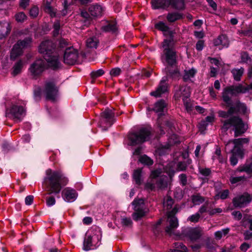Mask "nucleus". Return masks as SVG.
<instances>
[{
  "instance_id": "f257e3e1",
  "label": "nucleus",
  "mask_w": 252,
  "mask_h": 252,
  "mask_svg": "<svg viewBox=\"0 0 252 252\" xmlns=\"http://www.w3.org/2000/svg\"><path fill=\"white\" fill-rule=\"evenodd\" d=\"M69 43L64 38L60 39L57 45L50 40H46L42 41L39 45L38 52L42 54L49 67L54 70H57L61 64L60 55L63 54L66 49L72 47Z\"/></svg>"
},
{
  "instance_id": "f03ea898",
  "label": "nucleus",
  "mask_w": 252,
  "mask_h": 252,
  "mask_svg": "<svg viewBox=\"0 0 252 252\" xmlns=\"http://www.w3.org/2000/svg\"><path fill=\"white\" fill-rule=\"evenodd\" d=\"M46 176L44 179L46 194L49 196L46 197V204L48 207H51L55 204L56 199L54 196L59 195L63 188L66 186L68 179L64 175L59 171H52L48 169L46 171Z\"/></svg>"
},
{
  "instance_id": "7ed1b4c3",
  "label": "nucleus",
  "mask_w": 252,
  "mask_h": 252,
  "mask_svg": "<svg viewBox=\"0 0 252 252\" xmlns=\"http://www.w3.org/2000/svg\"><path fill=\"white\" fill-rule=\"evenodd\" d=\"M165 68L162 71L165 74L160 80L159 85L155 91L151 92L150 95L155 97H159L167 92V84L166 82L169 80H179L182 77L179 67L164 65Z\"/></svg>"
},
{
  "instance_id": "20e7f679",
  "label": "nucleus",
  "mask_w": 252,
  "mask_h": 252,
  "mask_svg": "<svg viewBox=\"0 0 252 252\" xmlns=\"http://www.w3.org/2000/svg\"><path fill=\"white\" fill-rule=\"evenodd\" d=\"M174 37L173 35L172 37L166 38L162 42L163 49L161 60L164 65L179 67L177 52L173 48L177 42Z\"/></svg>"
},
{
  "instance_id": "39448f33",
  "label": "nucleus",
  "mask_w": 252,
  "mask_h": 252,
  "mask_svg": "<svg viewBox=\"0 0 252 252\" xmlns=\"http://www.w3.org/2000/svg\"><path fill=\"white\" fill-rule=\"evenodd\" d=\"M152 130L153 129L151 126H147L128 132L127 138L129 145L131 146H135L149 141L152 137Z\"/></svg>"
},
{
  "instance_id": "423d86ee",
  "label": "nucleus",
  "mask_w": 252,
  "mask_h": 252,
  "mask_svg": "<svg viewBox=\"0 0 252 252\" xmlns=\"http://www.w3.org/2000/svg\"><path fill=\"white\" fill-rule=\"evenodd\" d=\"M230 126L233 127L234 137L242 136L248 129V126L242 119L238 116H233L223 122L222 129L227 130Z\"/></svg>"
},
{
  "instance_id": "0eeeda50",
  "label": "nucleus",
  "mask_w": 252,
  "mask_h": 252,
  "mask_svg": "<svg viewBox=\"0 0 252 252\" xmlns=\"http://www.w3.org/2000/svg\"><path fill=\"white\" fill-rule=\"evenodd\" d=\"M167 104L165 101L163 99H160L155 102L152 109L154 110V112L158 113V127L160 135L165 134V131H164L161 126L162 122H160V119L164 115V110Z\"/></svg>"
},
{
  "instance_id": "6e6552de",
  "label": "nucleus",
  "mask_w": 252,
  "mask_h": 252,
  "mask_svg": "<svg viewBox=\"0 0 252 252\" xmlns=\"http://www.w3.org/2000/svg\"><path fill=\"white\" fill-rule=\"evenodd\" d=\"M44 92L47 100L55 101L58 94V89L54 82H47L45 84Z\"/></svg>"
},
{
  "instance_id": "1a4fd4ad",
  "label": "nucleus",
  "mask_w": 252,
  "mask_h": 252,
  "mask_svg": "<svg viewBox=\"0 0 252 252\" xmlns=\"http://www.w3.org/2000/svg\"><path fill=\"white\" fill-rule=\"evenodd\" d=\"M46 69L45 62L42 59L35 61L30 66L29 70L34 77L40 75Z\"/></svg>"
},
{
  "instance_id": "9d476101",
  "label": "nucleus",
  "mask_w": 252,
  "mask_h": 252,
  "mask_svg": "<svg viewBox=\"0 0 252 252\" xmlns=\"http://www.w3.org/2000/svg\"><path fill=\"white\" fill-rule=\"evenodd\" d=\"M78 58V53L73 47L66 49L63 53V62L67 64H74Z\"/></svg>"
},
{
  "instance_id": "9b49d317",
  "label": "nucleus",
  "mask_w": 252,
  "mask_h": 252,
  "mask_svg": "<svg viewBox=\"0 0 252 252\" xmlns=\"http://www.w3.org/2000/svg\"><path fill=\"white\" fill-rule=\"evenodd\" d=\"M252 200V196L248 192H244L242 195L234 197L232 200L234 206L237 207H244L249 204Z\"/></svg>"
},
{
  "instance_id": "f8f14e48",
  "label": "nucleus",
  "mask_w": 252,
  "mask_h": 252,
  "mask_svg": "<svg viewBox=\"0 0 252 252\" xmlns=\"http://www.w3.org/2000/svg\"><path fill=\"white\" fill-rule=\"evenodd\" d=\"M248 91V89L244 87L242 85L239 84L238 86H230L225 88L222 93V98L224 96L230 97L229 94L232 95H235L236 94L245 93Z\"/></svg>"
},
{
  "instance_id": "ddd939ff",
  "label": "nucleus",
  "mask_w": 252,
  "mask_h": 252,
  "mask_svg": "<svg viewBox=\"0 0 252 252\" xmlns=\"http://www.w3.org/2000/svg\"><path fill=\"white\" fill-rule=\"evenodd\" d=\"M223 101L224 102V106L228 108V109L227 111L220 110L218 112V115L220 117L227 119L229 116H233L234 115V108L231 107V98L230 97H228L226 96H224L223 98H222Z\"/></svg>"
},
{
  "instance_id": "4468645a",
  "label": "nucleus",
  "mask_w": 252,
  "mask_h": 252,
  "mask_svg": "<svg viewBox=\"0 0 252 252\" xmlns=\"http://www.w3.org/2000/svg\"><path fill=\"white\" fill-rule=\"evenodd\" d=\"M116 121L114 113L109 109H106L100 114L99 123L106 124L110 127Z\"/></svg>"
},
{
  "instance_id": "2eb2a0df",
  "label": "nucleus",
  "mask_w": 252,
  "mask_h": 252,
  "mask_svg": "<svg viewBox=\"0 0 252 252\" xmlns=\"http://www.w3.org/2000/svg\"><path fill=\"white\" fill-rule=\"evenodd\" d=\"M78 194L77 191L71 188L67 187L62 191L63 199L66 202L71 203L76 200Z\"/></svg>"
},
{
  "instance_id": "dca6fc26",
  "label": "nucleus",
  "mask_w": 252,
  "mask_h": 252,
  "mask_svg": "<svg viewBox=\"0 0 252 252\" xmlns=\"http://www.w3.org/2000/svg\"><path fill=\"white\" fill-rule=\"evenodd\" d=\"M92 240L94 242V248L93 249H96L101 244V240L102 238V231L99 227L94 226L92 227L90 230Z\"/></svg>"
},
{
  "instance_id": "f3484780",
  "label": "nucleus",
  "mask_w": 252,
  "mask_h": 252,
  "mask_svg": "<svg viewBox=\"0 0 252 252\" xmlns=\"http://www.w3.org/2000/svg\"><path fill=\"white\" fill-rule=\"evenodd\" d=\"M183 234L189 237L191 241H196L202 235L201 230L197 228H186L183 231Z\"/></svg>"
},
{
  "instance_id": "a211bd4d",
  "label": "nucleus",
  "mask_w": 252,
  "mask_h": 252,
  "mask_svg": "<svg viewBox=\"0 0 252 252\" xmlns=\"http://www.w3.org/2000/svg\"><path fill=\"white\" fill-rule=\"evenodd\" d=\"M101 30L105 32H110L115 35L118 34V28L115 21H107V24L101 27Z\"/></svg>"
},
{
  "instance_id": "6ab92c4d",
  "label": "nucleus",
  "mask_w": 252,
  "mask_h": 252,
  "mask_svg": "<svg viewBox=\"0 0 252 252\" xmlns=\"http://www.w3.org/2000/svg\"><path fill=\"white\" fill-rule=\"evenodd\" d=\"M94 242L92 240V237L90 230L86 232L85 234L84 241L83 249L85 251H89L91 250H93V248H94Z\"/></svg>"
},
{
  "instance_id": "aec40b11",
  "label": "nucleus",
  "mask_w": 252,
  "mask_h": 252,
  "mask_svg": "<svg viewBox=\"0 0 252 252\" xmlns=\"http://www.w3.org/2000/svg\"><path fill=\"white\" fill-rule=\"evenodd\" d=\"M231 107L234 108V114L242 113L245 114L247 111V106L244 103L240 102L239 100H236L235 103L231 99Z\"/></svg>"
},
{
  "instance_id": "412c9836",
  "label": "nucleus",
  "mask_w": 252,
  "mask_h": 252,
  "mask_svg": "<svg viewBox=\"0 0 252 252\" xmlns=\"http://www.w3.org/2000/svg\"><path fill=\"white\" fill-rule=\"evenodd\" d=\"M185 0H169L168 8L177 11H182L185 9Z\"/></svg>"
},
{
  "instance_id": "4be33fe9",
  "label": "nucleus",
  "mask_w": 252,
  "mask_h": 252,
  "mask_svg": "<svg viewBox=\"0 0 252 252\" xmlns=\"http://www.w3.org/2000/svg\"><path fill=\"white\" fill-rule=\"evenodd\" d=\"M151 4L153 9H168L169 0H151Z\"/></svg>"
},
{
  "instance_id": "5701e85b",
  "label": "nucleus",
  "mask_w": 252,
  "mask_h": 252,
  "mask_svg": "<svg viewBox=\"0 0 252 252\" xmlns=\"http://www.w3.org/2000/svg\"><path fill=\"white\" fill-rule=\"evenodd\" d=\"M104 11V8L98 4L93 5L89 8V12L91 15L94 17L101 16Z\"/></svg>"
},
{
  "instance_id": "b1692460",
  "label": "nucleus",
  "mask_w": 252,
  "mask_h": 252,
  "mask_svg": "<svg viewBox=\"0 0 252 252\" xmlns=\"http://www.w3.org/2000/svg\"><path fill=\"white\" fill-rule=\"evenodd\" d=\"M183 18L182 13L175 11L168 12L166 16V20L169 23H175L178 20L183 19Z\"/></svg>"
},
{
  "instance_id": "393cba45",
  "label": "nucleus",
  "mask_w": 252,
  "mask_h": 252,
  "mask_svg": "<svg viewBox=\"0 0 252 252\" xmlns=\"http://www.w3.org/2000/svg\"><path fill=\"white\" fill-rule=\"evenodd\" d=\"M10 113L15 119L20 120L21 115L24 112V108L22 106L13 105L10 110Z\"/></svg>"
},
{
  "instance_id": "a878e982",
  "label": "nucleus",
  "mask_w": 252,
  "mask_h": 252,
  "mask_svg": "<svg viewBox=\"0 0 252 252\" xmlns=\"http://www.w3.org/2000/svg\"><path fill=\"white\" fill-rule=\"evenodd\" d=\"M168 217L170 219L169 221V225L165 228V232L168 234H171L173 229L178 226V222L177 218L172 216L171 214H169Z\"/></svg>"
},
{
  "instance_id": "bb28decb",
  "label": "nucleus",
  "mask_w": 252,
  "mask_h": 252,
  "mask_svg": "<svg viewBox=\"0 0 252 252\" xmlns=\"http://www.w3.org/2000/svg\"><path fill=\"white\" fill-rule=\"evenodd\" d=\"M213 43L215 46L221 45L223 47L225 48H227L229 45L228 39L224 34L219 35L217 38L214 40Z\"/></svg>"
},
{
  "instance_id": "cd10ccee",
  "label": "nucleus",
  "mask_w": 252,
  "mask_h": 252,
  "mask_svg": "<svg viewBox=\"0 0 252 252\" xmlns=\"http://www.w3.org/2000/svg\"><path fill=\"white\" fill-rule=\"evenodd\" d=\"M23 53L22 48L18 44H15L10 51V58L11 60L14 61L18 57L21 56Z\"/></svg>"
},
{
  "instance_id": "c85d7f7f",
  "label": "nucleus",
  "mask_w": 252,
  "mask_h": 252,
  "mask_svg": "<svg viewBox=\"0 0 252 252\" xmlns=\"http://www.w3.org/2000/svg\"><path fill=\"white\" fill-rule=\"evenodd\" d=\"M160 122H162L161 126L163 128V126H165L167 128H168V130H169L171 132H173L175 130V127L174 126V121L173 119H163L162 117L161 118ZM164 130V129H163ZM165 131V130H164Z\"/></svg>"
},
{
  "instance_id": "c756f323",
  "label": "nucleus",
  "mask_w": 252,
  "mask_h": 252,
  "mask_svg": "<svg viewBox=\"0 0 252 252\" xmlns=\"http://www.w3.org/2000/svg\"><path fill=\"white\" fill-rule=\"evenodd\" d=\"M43 9L44 11L48 14L51 17H56L57 9H55L51 5L50 1H47L43 6Z\"/></svg>"
},
{
  "instance_id": "7c9ffc66",
  "label": "nucleus",
  "mask_w": 252,
  "mask_h": 252,
  "mask_svg": "<svg viewBox=\"0 0 252 252\" xmlns=\"http://www.w3.org/2000/svg\"><path fill=\"white\" fill-rule=\"evenodd\" d=\"M134 212L132 214V218L135 221H138L146 215L147 211L144 208H137L133 209Z\"/></svg>"
},
{
  "instance_id": "2f4dec72",
  "label": "nucleus",
  "mask_w": 252,
  "mask_h": 252,
  "mask_svg": "<svg viewBox=\"0 0 252 252\" xmlns=\"http://www.w3.org/2000/svg\"><path fill=\"white\" fill-rule=\"evenodd\" d=\"M142 168H138L134 170L132 177L135 182V183L138 186H140L142 184V180L141 179L142 177Z\"/></svg>"
},
{
  "instance_id": "473e14b6",
  "label": "nucleus",
  "mask_w": 252,
  "mask_h": 252,
  "mask_svg": "<svg viewBox=\"0 0 252 252\" xmlns=\"http://www.w3.org/2000/svg\"><path fill=\"white\" fill-rule=\"evenodd\" d=\"M197 72L196 69L192 68L189 70H185L184 75L183 76V80L184 82H187L190 78H193Z\"/></svg>"
},
{
  "instance_id": "72a5a7b5",
  "label": "nucleus",
  "mask_w": 252,
  "mask_h": 252,
  "mask_svg": "<svg viewBox=\"0 0 252 252\" xmlns=\"http://www.w3.org/2000/svg\"><path fill=\"white\" fill-rule=\"evenodd\" d=\"M154 27L156 30L162 32L163 33L164 32H167L170 28L166 23L161 21H159L156 23L155 24Z\"/></svg>"
},
{
  "instance_id": "f704fd0d",
  "label": "nucleus",
  "mask_w": 252,
  "mask_h": 252,
  "mask_svg": "<svg viewBox=\"0 0 252 252\" xmlns=\"http://www.w3.org/2000/svg\"><path fill=\"white\" fill-rule=\"evenodd\" d=\"M156 185L159 189H163L167 187V182L165 176H160L156 181Z\"/></svg>"
},
{
  "instance_id": "c9c22d12",
  "label": "nucleus",
  "mask_w": 252,
  "mask_h": 252,
  "mask_svg": "<svg viewBox=\"0 0 252 252\" xmlns=\"http://www.w3.org/2000/svg\"><path fill=\"white\" fill-rule=\"evenodd\" d=\"M244 72V69L243 67H241L240 69H233L231 71L234 79L236 81H239L241 80V78L243 75Z\"/></svg>"
},
{
  "instance_id": "e433bc0d",
  "label": "nucleus",
  "mask_w": 252,
  "mask_h": 252,
  "mask_svg": "<svg viewBox=\"0 0 252 252\" xmlns=\"http://www.w3.org/2000/svg\"><path fill=\"white\" fill-rule=\"evenodd\" d=\"M23 66V63L21 60L17 62L13 67L12 74L13 76H16L19 74L22 70Z\"/></svg>"
},
{
  "instance_id": "4c0bfd02",
  "label": "nucleus",
  "mask_w": 252,
  "mask_h": 252,
  "mask_svg": "<svg viewBox=\"0 0 252 252\" xmlns=\"http://www.w3.org/2000/svg\"><path fill=\"white\" fill-rule=\"evenodd\" d=\"M139 161L142 164L147 166H151L154 163L153 160L146 155L141 156L139 158Z\"/></svg>"
},
{
  "instance_id": "58836bf2",
  "label": "nucleus",
  "mask_w": 252,
  "mask_h": 252,
  "mask_svg": "<svg viewBox=\"0 0 252 252\" xmlns=\"http://www.w3.org/2000/svg\"><path fill=\"white\" fill-rule=\"evenodd\" d=\"M99 41L96 37H91L87 39L86 42L87 46L90 48L96 49L98 45Z\"/></svg>"
},
{
  "instance_id": "ea45409f",
  "label": "nucleus",
  "mask_w": 252,
  "mask_h": 252,
  "mask_svg": "<svg viewBox=\"0 0 252 252\" xmlns=\"http://www.w3.org/2000/svg\"><path fill=\"white\" fill-rule=\"evenodd\" d=\"M191 201L194 205H200L205 201V198L200 194H193L191 196Z\"/></svg>"
},
{
  "instance_id": "a19ab883",
  "label": "nucleus",
  "mask_w": 252,
  "mask_h": 252,
  "mask_svg": "<svg viewBox=\"0 0 252 252\" xmlns=\"http://www.w3.org/2000/svg\"><path fill=\"white\" fill-rule=\"evenodd\" d=\"M131 205L133 206V209L144 208L145 205L144 200L143 198H135L131 202Z\"/></svg>"
},
{
  "instance_id": "79ce46f5",
  "label": "nucleus",
  "mask_w": 252,
  "mask_h": 252,
  "mask_svg": "<svg viewBox=\"0 0 252 252\" xmlns=\"http://www.w3.org/2000/svg\"><path fill=\"white\" fill-rule=\"evenodd\" d=\"M32 41V38L30 37L25 38L23 40H19L16 44H18L21 48L27 47Z\"/></svg>"
},
{
  "instance_id": "37998d69",
  "label": "nucleus",
  "mask_w": 252,
  "mask_h": 252,
  "mask_svg": "<svg viewBox=\"0 0 252 252\" xmlns=\"http://www.w3.org/2000/svg\"><path fill=\"white\" fill-rule=\"evenodd\" d=\"M174 249L180 251L182 252H187L188 249L187 247L181 242H177L173 244Z\"/></svg>"
},
{
  "instance_id": "c03bdc74",
  "label": "nucleus",
  "mask_w": 252,
  "mask_h": 252,
  "mask_svg": "<svg viewBox=\"0 0 252 252\" xmlns=\"http://www.w3.org/2000/svg\"><path fill=\"white\" fill-rule=\"evenodd\" d=\"M229 181L231 184H235L239 182L246 181L247 177L244 175L239 177H230Z\"/></svg>"
},
{
  "instance_id": "a18cd8bd",
  "label": "nucleus",
  "mask_w": 252,
  "mask_h": 252,
  "mask_svg": "<svg viewBox=\"0 0 252 252\" xmlns=\"http://www.w3.org/2000/svg\"><path fill=\"white\" fill-rule=\"evenodd\" d=\"M11 28L9 25L6 26L5 31L4 28H1L0 29V39L6 37L9 34Z\"/></svg>"
},
{
  "instance_id": "49530a36",
  "label": "nucleus",
  "mask_w": 252,
  "mask_h": 252,
  "mask_svg": "<svg viewBox=\"0 0 252 252\" xmlns=\"http://www.w3.org/2000/svg\"><path fill=\"white\" fill-rule=\"evenodd\" d=\"M169 142L171 145H177L180 143L177 134L172 133L169 138Z\"/></svg>"
},
{
  "instance_id": "de8ad7c7",
  "label": "nucleus",
  "mask_w": 252,
  "mask_h": 252,
  "mask_svg": "<svg viewBox=\"0 0 252 252\" xmlns=\"http://www.w3.org/2000/svg\"><path fill=\"white\" fill-rule=\"evenodd\" d=\"M104 71L102 69H99L97 70L93 71L91 72L90 73V76L92 79H95L103 75L104 74Z\"/></svg>"
},
{
  "instance_id": "09e8293b",
  "label": "nucleus",
  "mask_w": 252,
  "mask_h": 252,
  "mask_svg": "<svg viewBox=\"0 0 252 252\" xmlns=\"http://www.w3.org/2000/svg\"><path fill=\"white\" fill-rule=\"evenodd\" d=\"M182 94L183 96L182 99H187L189 98L191 94V91L190 87L185 86L184 88L183 92H182Z\"/></svg>"
},
{
  "instance_id": "8fccbe9b",
  "label": "nucleus",
  "mask_w": 252,
  "mask_h": 252,
  "mask_svg": "<svg viewBox=\"0 0 252 252\" xmlns=\"http://www.w3.org/2000/svg\"><path fill=\"white\" fill-rule=\"evenodd\" d=\"M53 35L54 36L58 35L61 28L60 22L59 20H56L53 25Z\"/></svg>"
},
{
  "instance_id": "3c124183",
  "label": "nucleus",
  "mask_w": 252,
  "mask_h": 252,
  "mask_svg": "<svg viewBox=\"0 0 252 252\" xmlns=\"http://www.w3.org/2000/svg\"><path fill=\"white\" fill-rule=\"evenodd\" d=\"M231 153L232 155H237L241 158H243L244 155L243 150L240 147L233 148L231 150Z\"/></svg>"
},
{
  "instance_id": "603ef678",
  "label": "nucleus",
  "mask_w": 252,
  "mask_h": 252,
  "mask_svg": "<svg viewBox=\"0 0 252 252\" xmlns=\"http://www.w3.org/2000/svg\"><path fill=\"white\" fill-rule=\"evenodd\" d=\"M33 96L36 101H39L41 97V89L39 87L36 88L33 91Z\"/></svg>"
},
{
  "instance_id": "864d4df0",
  "label": "nucleus",
  "mask_w": 252,
  "mask_h": 252,
  "mask_svg": "<svg viewBox=\"0 0 252 252\" xmlns=\"http://www.w3.org/2000/svg\"><path fill=\"white\" fill-rule=\"evenodd\" d=\"M39 13V9L37 6L32 7L29 12L30 16L32 18H36Z\"/></svg>"
},
{
  "instance_id": "5fc2aeb1",
  "label": "nucleus",
  "mask_w": 252,
  "mask_h": 252,
  "mask_svg": "<svg viewBox=\"0 0 252 252\" xmlns=\"http://www.w3.org/2000/svg\"><path fill=\"white\" fill-rule=\"evenodd\" d=\"M236 246L234 244H227L225 245L222 249V252H232Z\"/></svg>"
},
{
  "instance_id": "6e6d98bb",
  "label": "nucleus",
  "mask_w": 252,
  "mask_h": 252,
  "mask_svg": "<svg viewBox=\"0 0 252 252\" xmlns=\"http://www.w3.org/2000/svg\"><path fill=\"white\" fill-rule=\"evenodd\" d=\"M241 62L244 63H248V61H251V58L247 52H243L241 54Z\"/></svg>"
},
{
  "instance_id": "4d7b16f0",
  "label": "nucleus",
  "mask_w": 252,
  "mask_h": 252,
  "mask_svg": "<svg viewBox=\"0 0 252 252\" xmlns=\"http://www.w3.org/2000/svg\"><path fill=\"white\" fill-rule=\"evenodd\" d=\"M27 16L24 12H19L15 15L16 20L18 22H23Z\"/></svg>"
},
{
  "instance_id": "13d9d810",
  "label": "nucleus",
  "mask_w": 252,
  "mask_h": 252,
  "mask_svg": "<svg viewBox=\"0 0 252 252\" xmlns=\"http://www.w3.org/2000/svg\"><path fill=\"white\" fill-rule=\"evenodd\" d=\"M155 185L150 182H147L145 184L144 189L148 192L154 191L155 190Z\"/></svg>"
},
{
  "instance_id": "bf43d9fd",
  "label": "nucleus",
  "mask_w": 252,
  "mask_h": 252,
  "mask_svg": "<svg viewBox=\"0 0 252 252\" xmlns=\"http://www.w3.org/2000/svg\"><path fill=\"white\" fill-rule=\"evenodd\" d=\"M180 180V183L182 186H185L187 185V177L186 174L182 173L179 176Z\"/></svg>"
},
{
  "instance_id": "052dcab7",
  "label": "nucleus",
  "mask_w": 252,
  "mask_h": 252,
  "mask_svg": "<svg viewBox=\"0 0 252 252\" xmlns=\"http://www.w3.org/2000/svg\"><path fill=\"white\" fill-rule=\"evenodd\" d=\"M122 70L119 67H115L111 69L110 74L112 77H117L120 75Z\"/></svg>"
},
{
  "instance_id": "680f3d73",
  "label": "nucleus",
  "mask_w": 252,
  "mask_h": 252,
  "mask_svg": "<svg viewBox=\"0 0 252 252\" xmlns=\"http://www.w3.org/2000/svg\"><path fill=\"white\" fill-rule=\"evenodd\" d=\"M200 215L199 213H196L195 214L191 215L189 217L188 220L191 222L195 223L198 221Z\"/></svg>"
},
{
  "instance_id": "e2e57ef3",
  "label": "nucleus",
  "mask_w": 252,
  "mask_h": 252,
  "mask_svg": "<svg viewBox=\"0 0 252 252\" xmlns=\"http://www.w3.org/2000/svg\"><path fill=\"white\" fill-rule=\"evenodd\" d=\"M205 245L206 248L210 251H213L215 250V247L213 246L210 239L208 238L206 241Z\"/></svg>"
},
{
  "instance_id": "0e129e2a",
  "label": "nucleus",
  "mask_w": 252,
  "mask_h": 252,
  "mask_svg": "<svg viewBox=\"0 0 252 252\" xmlns=\"http://www.w3.org/2000/svg\"><path fill=\"white\" fill-rule=\"evenodd\" d=\"M121 222L123 225L127 227L131 226L132 224V221L130 218H123Z\"/></svg>"
},
{
  "instance_id": "69168bd1",
  "label": "nucleus",
  "mask_w": 252,
  "mask_h": 252,
  "mask_svg": "<svg viewBox=\"0 0 252 252\" xmlns=\"http://www.w3.org/2000/svg\"><path fill=\"white\" fill-rule=\"evenodd\" d=\"M199 173L203 176L207 177L211 174V171L209 168H199Z\"/></svg>"
},
{
  "instance_id": "338daca9",
  "label": "nucleus",
  "mask_w": 252,
  "mask_h": 252,
  "mask_svg": "<svg viewBox=\"0 0 252 252\" xmlns=\"http://www.w3.org/2000/svg\"><path fill=\"white\" fill-rule=\"evenodd\" d=\"M188 165L185 161H180L178 163L177 168L180 171H186Z\"/></svg>"
},
{
  "instance_id": "774afa93",
  "label": "nucleus",
  "mask_w": 252,
  "mask_h": 252,
  "mask_svg": "<svg viewBox=\"0 0 252 252\" xmlns=\"http://www.w3.org/2000/svg\"><path fill=\"white\" fill-rule=\"evenodd\" d=\"M185 107H186V109L188 112H190L192 110V105L190 103V102L186 99H182Z\"/></svg>"
}]
</instances>
